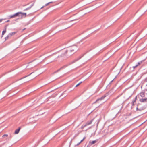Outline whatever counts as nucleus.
Segmentation results:
<instances>
[{
	"instance_id": "f257e3e1",
	"label": "nucleus",
	"mask_w": 147,
	"mask_h": 147,
	"mask_svg": "<svg viewBox=\"0 0 147 147\" xmlns=\"http://www.w3.org/2000/svg\"><path fill=\"white\" fill-rule=\"evenodd\" d=\"M78 50V47L76 45H74L68 48L65 50H63L62 54L57 57L59 60H62L65 59L67 57L72 55Z\"/></svg>"
},
{
	"instance_id": "f03ea898",
	"label": "nucleus",
	"mask_w": 147,
	"mask_h": 147,
	"mask_svg": "<svg viewBox=\"0 0 147 147\" xmlns=\"http://www.w3.org/2000/svg\"><path fill=\"white\" fill-rule=\"evenodd\" d=\"M84 55H82L81 56H80L78 57V58L75 59L74 60L72 61L71 62V63H73L75 62H76L78 60H79Z\"/></svg>"
},
{
	"instance_id": "7ed1b4c3",
	"label": "nucleus",
	"mask_w": 147,
	"mask_h": 147,
	"mask_svg": "<svg viewBox=\"0 0 147 147\" xmlns=\"http://www.w3.org/2000/svg\"><path fill=\"white\" fill-rule=\"evenodd\" d=\"M147 97H145L144 98L140 99V100L141 102H147V94H146Z\"/></svg>"
},
{
	"instance_id": "20e7f679",
	"label": "nucleus",
	"mask_w": 147,
	"mask_h": 147,
	"mask_svg": "<svg viewBox=\"0 0 147 147\" xmlns=\"http://www.w3.org/2000/svg\"><path fill=\"white\" fill-rule=\"evenodd\" d=\"M66 67V66H65V65L62 67L60 68V69H58L57 70V71H55L53 73V74H55L58 72H59V71L63 69L64 68Z\"/></svg>"
},
{
	"instance_id": "39448f33",
	"label": "nucleus",
	"mask_w": 147,
	"mask_h": 147,
	"mask_svg": "<svg viewBox=\"0 0 147 147\" xmlns=\"http://www.w3.org/2000/svg\"><path fill=\"white\" fill-rule=\"evenodd\" d=\"M146 94H145V92H141L140 94V96L142 98H145V97H146L145 96L146 95Z\"/></svg>"
},
{
	"instance_id": "423d86ee",
	"label": "nucleus",
	"mask_w": 147,
	"mask_h": 147,
	"mask_svg": "<svg viewBox=\"0 0 147 147\" xmlns=\"http://www.w3.org/2000/svg\"><path fill=\"white\" fill-rule=\"evenodd\" d=\"M146 107V106H143L140 107L139 108V111H142Z\"/></svg>"
},
{
	"instance_id": "0eeeda50",
	"label": "nucleus",
	"mask_w": 147,
	"mask_h": 147,
	"mask_svg": "<svg viewBox=\"0 0 147 147\" xmlns=\"http://www.w3.org/2000/svg\"><path fill=\"white\" fill-rule=\"evenodd\" d=\"M20 13H21V12H18L15 13L14 14H15V17H17L21 16Z\"/></svg>"
},
{
	"instance_id": "6e6552de",
	"label": "nucleus",
	"mask_w": 147,
	"mask_h": 147,
	"mask_svg": "<svg viewBox=\"0 0 147 147\" xmlns=\"http://www.w3.org/2000/svg\"><path fill=\"white\" fill-rule=\"evenodd\" d=\"M20 129L21 127H19L18 129H17L16 130H15L14 132V134H18L19 133V132L20 131Z\"/></svg>"
},
{
	"instance_id": "1a4fd4ad",
	"label": "nucleus",
	"mask_w": 147,
	"mask_h": 147,
	"mask_svg": "<svg viewBox=\"0 0 147 147\" xmlns=\"http://www.w3.org/2000/svg\"><path fill=\"white\" fill-rule=\"evenodd\" d=\"M26 13H22L21 12L20 13V16L21 18H22L23 17V16L24 15H25V17H26Z\"/></svg>"
},
{
	"instance_id": "9d476101",
	"label": "nucleus",
	"mask_w": 147,
	"mask_h": 147,
	"mask_svg": "<svg viewBox=\"0 0 147 147\" xmlns=\"http://www.w3.org/2000/svg\"><path fill=\"white\" fill-rule=\"evenodd\" d=\"M16 33V32H14L10 33L8 34L9 35V36H10V37H11L13 35H15Z\"/></svg>"
},
{
	"instance_id": "9b49d317",
	"label": "nucleus",
	"mask_w": 147,
	"mask_h": 147,
	"mask_svg": "<svg viewBox=\"0 0 147 147\" xmlns=\"http://www.w3.org/2000/svg\"><path fill=\"white\" fill-rule=\"evenodd\" d=\"M8 17L9 19H11L12 18H15V14L12 15H10L9 16H8Z\"/></svg>"
},
{
	"instance_id": "f8f14e48",
	"label": "nucleus",
	"mask_w": 147,
	"mask_h": 147,
	"mask_svg": "<svg viewBox=\"0 0 147 147\" xmlns=\"http://www.w3.org/2000/svg\"><path fill=\"white\" fill-rule=\"evenodd\" d=\"M96 142V140H94V141H92L91 142L90 141L89 142V143H90V145H92V144H95Z\"/></svg>"
},
{
	"instance_id": "ddd939ff",
	"label": "nucleus",
	"mask_w": 147,
	"mask_h": 147,
	"mask_svg": "<svg viewBox=\"0 0 147 147\" xmlns=\"http://www.w3.org/2000/svg\"><path fill=\"white\" fill-rule=\"evenodd\" d=\"M101 100H102V99H100V98H98V99H97L96 100L95 102H94V103H96V102H98L99 101H101Z\"/></svg>"
},
{
	"instance_id": "4468645a",
	"label": "nucleus",
	"mask_w": 147,
	"mask_h": 147,
	"mask_svg": "<svg viewBox=\"0 0 147 147\" xmlns=\"http://www.w3.org/2000/svg\"><path fill=\"white\" fill-rule=\"evenodd\" d=\"M93 120H94V119H93L92 120H90V121H88L87 122L88 123H89V125L91 124L92 123V122Z\"/></svg>"
},
{
	"instance_id": "2eb2a0df",
	"label": "nucleus",
	"mask_w": 147,
	"mask_h": 147,
	"mask_svg": "<svg viewBox=\"0 0 147 147\" xmlns=\"http://www.w3.org/2000/svg\"><path fill=\"white\" fill-rule=\"evenodd\" d=\"M6 28L5 29V30H3L2 32V35L3 36L6 32Z\"/></svg>"
},
{
	"instance_id": "dca6fc26",
	"label": "nucleus",
	"mask_w": 147,
	"mask_h": 147,
	"mask_svg": "<svg viewBox=\"0 0 147 147\" xmlns=\"http://www.w3.org/2000/svg\"><path fill=\"white\" fill-rule=\"evenodd\" d=\"M107 96V95L106 94L102 96L101 97H100V99H102V100L106 96Z\"/></svg>"
},
{
	"instance_id": "f3484780",
	"label": "nucleus",
	"mask_w": 147,
	"mask_h": 147,
	"mask_svg": "<svg viewBox=\"0 0 147 147\" xmlns=\"http://www.w3.org/2000/svg\"><path fill=\"white\" fill-rule=\"evenodd\" d=\"M107 96V95L106 94L102 96L101 97H100V99H102V100L106 96Z\"/></svg>"
},
{
	"instance_id": "a211bd4d",
	"label": "nucleus",
	"mask_w": 147,
	"mask_h": 147,
	"mask_svg": "<svg viewBox=\"0 0 147 147\" xmlns=\"http://www.w3.org/2000/svg\"><path fill=\"white\" fill-rule=\"evenodd\" d=\"M10 37L9 36V35L8 34L6 37H5V40H6L8 39L9 38H10Z\"/></svg>"
},
{
	"instance_id": "6ab92c4d",
	"label": "nucleus",
	"mask_w": 147,
	"mask_h": 147,
	"mask_svg": "<svg viewBox=\"0 0 147 147\" xmlns=\"http://www.w3.org/2000/svg\"><path fill=\"white\" fill-rule=\"evenodd\" d=\"M33 73V72H32L31 73V74H29V75H27V76H25V77H23V78H21V79H20V80L22 79L23 78H26V77H28V76H29L30 75H31Z\"/></svg>"
},
{
	"instance_id": "aec40b11",
	"label": "nucleus",
	"mask_w": 147,
	"mask_h": 147,
	"mask_svg": "<svg viewBox=\"0 0 147 147\" xmlns=\"http://www.w3.org/2000/svg\"><path fill=\"white\" fill-rule=\"evenodd\" d=\"M31 8V7H28L25 9L24 11H26L30 9Z\"/></svg>"
},
{
	"instance_id": "412c9836",
	"label": "nucleus",
	"mask_w": 147,
	"mask_h": 147,
	"mask_svg": "<svg viewBox=\"0 0 147 147\" xmlns=\"http://www.w3.org/2000/svg\"><path fill=\"white\" fill-rule=\"evenodd\" d=\"M82 82H80V83H79L77 85H76V86H75V87H77L78 86L80 85L81 84Z\"/></svg>"
},
{
	"instance_id": "4be33fe9",
	"label": "nucleus",
	"mask_w": 147,
	"mask_h": 147,
	"mask_svg": "<svg viewBox=\"0 0 147 147\" xmlns=\"http://www.w3.org/2000/svg\"><path fill=\"white\" fill-rule=\"evenodd\" d=\"M122 94H121L120 95H119L116 98H115L114 99L115 100L117 99L118 98H119V97H120L121 95H122Z\"/></svg>"
},
{
	"instance_id": "5701e85b",
	"label": "nucleus",
	"mask_w": 147,
	"mask_h": 147,
	"mask_svg": "<svg viewBox=\"0 0 147 147\" xmlns=\"http://www.w3.org/2000/svg\"><path fill=\"white\" fill-rule=\"evenodd\" d=\"M85 127V126H84V125L83 124L81 126V128L82 129H83Z\"/></svg>"
},
{
	"instance_id": "b1692460",
	"label": "nucleus",
	"mask_w": 147,
	"mask_h": 147,
	"mask_svg": "<svg viewBox=\"0 0 147 147\" xmlns=\"http://www.w3.org/2000/svg\"><path fill=\"white\" fill-rule=\"evenodd\" d=\"M8 136V135L7 134H4L3 136V138H5L6 137H7Z\"/></svg>"
},
{
	"instance_id": "393cba45",
	"label": "nucleus",
	"mask_w": 147,
	"mask_h": 147,
	"mask_svg": "<svg viewBox=\"0 0 147 147\" xmlns=\"http://www.w3.org/2000/svg\"><path fill=\"white\" fill-rule=\"evenodd\" d=\"M138 66V65H136L135 66H134L133 67V68L134 69H135V68H136Z\"/></svg>"
},
{
	"instance_id": "a878e982",
	"label": "nucleus",
	"mask_w": 147,
	"mask_h": 147,
	"mask_svg": "<svg viewBox=\"0 0 147 147\" xmlns=\"http://www.w3.org/2000/svg\"><path fill=\"white\" fill-rule=\"evenodd\" d=\"M142 63V61H141V62H138V64L137 65H138V66L140 65Z\"/></svg>"
},
{
	"instance_id": "bb28decb",
	"label": "nucleus",
	"mask_w": 147,
	"mask_h": 147,
	"mask_svg": "<svg viewBox=\"0 0 147 147\" xmlns=\"http://www.w3.org/2000/svg\"><path fill=\"white\" fill-rule=\"evenodd\" d=\"M144 82H147V77L145 78V79H144Z\"/></svg>"
},
{
	"instance_id": "cd10ccee",
	"label": "nucleus",
	"mask_w": 147,
	"mask_h": 147,
	"mask_svg": "<svg viewBox=\"0 0 147 147\" xmlns=\"http://www.w3.org/2000/svg\"><path fill=\"white\" fill-rule=\"evenodd\" d=\"M84 126H85V127H86V126L89 125V123H87V122H86L85 124H84Z\"/></svg>"
},
{
	"instance_id": "c85d7f7f",
	"label": "nucleus",
	"mask_w": 147,
	"mask_h": 147,
	"mask_svg": "<svg viewBox=\"0 0 147 147\" xmlns=\"http://www.w3.org/2000/svg\"><path fill=\"white\" fill-rule=\"evenodd\" d=\"M140 106V105H137V107L136 108V109L137 111L138 110H139V108H138V106Z\"/></svg>"
},
{
	"instance_id": "c756f323",
	"label": "nucleus",
	"mask_w": 147,
	"mask_h": 147,
	"mask_svg": "<svg viewBox=\"0 0 147 147\" xmlns=\"http://www.w3.org/2000/svg\"><path fill=\"white\" fill-rule=\"evenodd\" d=\"M49 4V3H48L45 4V5L44 6H47Z\"/></svg>"
},
{
	"instance_id": "7c9ffc66",
	"label": "nucleus",
	"mask_w": 147,
	"mask_h": 147,
	"mask_svg": "<svg viewBox=\"0 0 147 147\" xmlns=\"http://www.w3.org/2000/svg\"><path fill=\"white\" fill-rule=\"evenodd\" d=\"M34 3L32 4L31 5V6H30V7H31V8L34 5Z\"/></svg>"
},
{
	"instance_id": "2f4dec72",
	"label": "nucleus",
	"mask_w": 147,
	"mask_h": 147,
	"mask_svg": "<svg viewBox=\"0 0 147 147\" xmlns=\"http://www.w3.org/2000/svg\"><path fill=\"white\" fill-rule=\"evenodd\" d=\"M134 103H132V106L131 107V108L133 106H134Z\"/></svg>"
},
{
	"instance_id": "473e14b6",
	"label": "nucleus",
	"mask_w": 147,
	"mask_h": 147,
	"mask_svg": "<svg viewBox=\"0 0 147 147\" xmlns=\"http://www.w3.org/2000/svg\"><path fill=\"white\" fill-rule=\"evenodd\" d=\"M136 100H134V101H133L132 103H135L136 102Z\"/></svg>"
},
{
	"instance_id": "72a5a7b5",
	"label": "nucleus",
	"mask_w": 147,
	"mask_h": 147,
	"mask_svg": "<svg viewBox=\"0 0 147 147\" xmlns=\"http://www.w3.org/2000/svg\"><path fill=\"white\" fill-rule=\"evenodd\" d=\"M80 144V142H79V143H78L77 144V145H76V146H78Z\"/></svg>"
},
{
	"instance_id": "f704fd0d",
	"label": "nucleus",
	"mask_w": 147,
	"mask_h": 147,
	"mask_svg": "<svg viewBox=\"0 0 147 147\" xmlns=\"http://www.w3.org/2000/svg\"><path fill=\"white\" fill-rule=\"evenodd\" d=\"M83 140H84L83 139H82V140H81L80 142V143H81L83 141Z\"/></svg>"
},
{
	"instance_id": "c9c22d12",
	"label": "nucleus",
	"mask_w": 147,
	"mask_h": 147,
	"mask_svg": "<svg viewBox=\"0 0 147 147\" xmlns=\"http://www.w3.org/2000/svg\"><path fill=\"white\" fill-rule=\"evenodd\" d=\"M3 20V19H0V22H1Z\"/></svg>"
},
{
	"instance_id": "e433bc0d",
	"label": "nucleus",
	"mask_w": 147,
	"mask_h": 147,
	"mask_svg": "<svg viewBox=\"0 0 147 147\" xmlns=\"http://www.w3.org/2000/svg\"><path fill=\"white\" fill-rule=\"evenodd\" d=\"M137 99V96H136L135 97V100H136Z\"/></svg>"
},
{
	"instance_id": "4c0bfd02",
	"label": "nucleus",
	"mask_w": 147,
	"mask_h": 147,
	"mask_svg": "<svg viewBox=\"0 0 147 147\" xmlns=\"http://www.w3.org/2000/svg\"><path fill=\"white\" fill-rule=\"evenodd\" d=\"M78 19H74V20H71V21H74V20H77Z\"/></svg>"
},
{
	"instance_id": "58836bf2",
	"label": "nucleus",
	"mask_w": 147,
	"mask_h": 147,
	"mask_svg": "<svg viewBox=\"0 0 147 147\" xmlns=\"http://www.w3.org/2000/svg\"><path fill=\"white\" fill-rule=\"evenodd\" d=\"M49 4L50 3H53V2L51 1V2H49Z\"/></svg>"
},
{
	"instance_id": "ea45409f",
	"label": "nucleus",
	"mask_w": 147,
	"mask_h": 147,
	"mask_svg": "<svg viewBox=\"0 0 147 147\" xmlns=\"http://www.w3.org/2000/svg\"><path fill=\"white\" fill-rule=\"evenodd\" d=\"M86 138V137H84L83 138V140H84Z\"/></svg>"
},
{
	"instance_id": "a19ab883",
	"label": "nucleus",
	"mask_w": 147,
	"mask_h": 147,
	"mask_svg": "<svg viewBox=\"0 0 147 147\" xmlns=\"http://www.w3.org/2000/svg\"><path fill=\"white\" fill-rule=\"evenodd\" d=\"M34 66H31V67L30 68H32V67H34Z\"/></svg>"
},
{
	"instance_id": "79ce46f5",
	"label": "nucleus",
	"mask_w": 147,
	"mask_h": 147,
	"mask_svg": "<svg viewBox=\"0 0 147 147\" xmlns=\"http://www.w3.org/2000/svg\"><path fill=\"white\" fill-rule=\"evenodd\" d=\"M9 20H7V21H6V22H9Z\"/></svg>"
},
{
	"instance_id": "37998d69",
	"label": "nucleus",
	"mask_w": 147,
	"mask_h": 147,
	"mask_svg": "<svg viewBox=\"0 0 147 147\" xmlns=\"http://www.w3.org/2000/svg\"><path fill=\"white\" fill-rule=\"evenodd\" d=\"M44 7V6H43V7H42L41 8V9H42V8H43Z\"/></svg>"
},
{
	"instance_id": "c03bdc74",
	"label": "nucleus",
	"mask_w": 147,
	"mask_h": 147,
	"mask_svg": "<svg viewBox=\"0 0 147 147\" xmlns=\"http://www.w3.org/2000/svg\"><path fill=\"white\" fill-rule=\"evenodd\" d=\"M31 62H29V63H28V64H30V63H31Z\"/></svg>"
},
{
	"instance_id": "a18cd8bd",
	"label": "nucleus",
	"mask_w": 147,
	"mask_h": 147,
	"mask_svg": "<svg viewBox=\"0 0 147 147\" xmlns=\"http://www.w3.org/2000/svg\"><path fill=\"white\" fill-rule=\"evenodd\" d=\"M26 29V28H24L23 30H25V29Z\"/></svg>"
},
{
	"instance_id": "49530a36",
	"label": "nucleus",
	"mask_w": 147,
	"mask_h": 147,
	"mask_svg": "<svg viewBox=\"0 0 147 147\" xmlns=\"http://www.w3.org/2000/svg\"><path fill=\"white\" fill-rule=\"evenodd\" d=\"M113 81V80H112V81L111 82H112Z\"/></svg>"
}]
</instances>
